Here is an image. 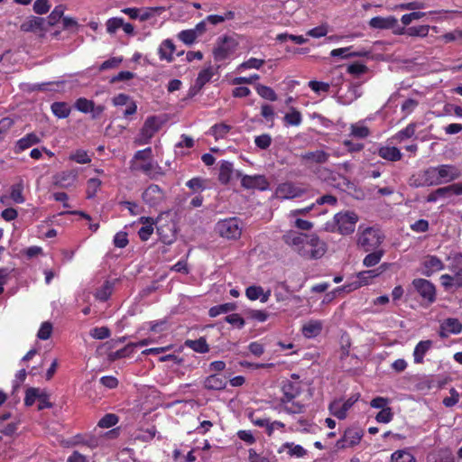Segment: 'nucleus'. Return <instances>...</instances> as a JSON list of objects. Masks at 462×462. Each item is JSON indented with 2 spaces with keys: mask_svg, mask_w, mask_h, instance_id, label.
I'll list each match as a JSON object with an SVG mask.
<instances>
[{
  "mask_svg": "<svg viewBox=\"0 0 462 462\" xmlns=\"http://www.w3.org/2000/svg\"><path fill=\"white\" fill-rule=\"evenodd\" d=\"M307 237L303 245L299 249V254L307 260L321 258L327 251L325 242L320 240L316 234H308Z\"/></svg>",
  "mask_w": 462,
  "mask_h": 462,
  "instance_id": "1",
  "label": "nucleus"
},
{
  "mask_svg": "<svg viewBox=\"0 0 462 462\" xmlns=\"http://www.w3.org/2000/svg\"><path fill=\"white\" fill-rule=\"evenodd\" d=\"M216 232L226 239H238L242 234V221L237 217L220 220L216 225Z\"/></svg>",
  "mask_w": 462,
  "mask_h": 462,
  "instance_id": "2",
  "label": "nucleus"
},
{
  "mask_svg": "<svg viewBox=\"0 0 462 462\" xmlns=\"http://www.w3.org/2000/svg\"><path fill=\"white\" fill-rule=\"evenodd\" d=\"M383 240V236H382L380 230L374 227H366L359 235L357 243L365 252H369L377 248Z\"/></svg>",
  "mask_w": 462,
  "mask_h": 462,
  "instance_id": "3",
  "label": "nucleus"
},
{
  "mask_svg": "<svg viewBox=\"0 0 462 462\" xmlns=\"http://www.w3.org/2000/svg\"><path fill=\"white\" fill-rule=\"evenodd\" d=\"M161 126L162 121L159 117L155 116L147 117L138 136L135 138V143L139 145L148 143L152 136L160 130Z\"/></svg>",
  "mask_w": 462,
  "mask_h": 462,
  "instance_id": "4",
  "label": "nucleus"
},
{
  "mask_svg": "<svg viewBox=\"0 0 462 462\" xmlns=\"http://www.w3.org/2000/svg\"><path fill=\"white\" fill-rule=\"evenodd\" d=\"M334 220L341 235H350L355 231L358 216L353 211L339 212L335 215Z\"/></svg>",
  "mask_w": 462,
  "mask_h": 462,
  "instance_id": "5",
  "label": "nucleus"
},
{
  "mask_svg": "<svg viewBox=\"0 0 462 462\" xmlns=\"http://www.w3.org/2000/svg\"><path fill=\"white\" fill-rule=\"evenodd\" d=\"M411 285L414 288V291L428 304H431L436 300V287L429 280L417 278L412 281Z\"/></svg>",
  "mask_w": 462,
  "mask_h": 462,
  "instance_id": "6",
  "label": "nucleus"
},
{
  "mask_svg": "<svg viewBox=\"0 0 462 462\" xmlns=\"http://www.w3.org/2000/svg\"><path fill=\"white\" fill-rule=\"evenodd\" d=\"M236 177L241 179V186L245 189L266 190L269 188V182L264 175H245L236 171Z\"/></svg>",
  "mask_w": 462,
  "mask_h": 462,
  "instance_id": "7",
  "label": "nucleus"
},
{
  "mask_svg": "<svg viewBox=\"0 0 462 462\" xmlns=\"http://www.w3.org/2000/svg\"><path fill=\"white\" fill-rule=\"evenodd\" d=\"M237 43L230 37L225 36L214 49V59L222 61L228 59L236 51Z\"/></svg>",
  "mask_w": 462,
  "mask_h": 462,
  "instance_id": "8",
  "label": "nucleus"
},
{
  "mask_svg": "<svg viewBox=\"0 0 462 462\" xmlns=\"http://www.w3.org/2000/svg\"><path fill=\"white\" fill-rule=\"evenodd\" d=\"M145 204L151 208L159 206L164 200L163 190L156 184H151L142 194Z\"/></svg>",
  "mask_w": 462,
  "mask_h": 462,
  "instance_id": "9",
  "label": "nucleus"
},
{
  "mask_svg": "<svg viewBox=\"0 0 462 462\" xmlns=\"http://www.w3.org/2000/svg\"><path fill=\"white\" fill-rule=\"evenodd\" d=\"M363 437V430L358 428L346 430L341 439L337 441L336 447L339 449L353 447L359 443Z\"/></svg>",
  "mask_w": 462,
  "mask_h": 462,
  "instance_id": "10",
  "label": "nucleus"
},
{
  "mask_svg": "<svg viewBox=\"0 0 462 462\" xmlns=\"http://www.w3.org/2000/svg\"><path fill=\"white\" fill-rule=\"evenodd\" d=\"M359 394L350 396L344 403L340 401H334L329 404V411L331 414L339 420H344L346 417L347 411L357 402Z\"/></svg>",
  "mask_w": 462,
  "mask_h": 462,
  "instance_id": "11",
  "label": "nucleus"
},
{
  "mask_svg": "<svg viewBox=\"0 0 462 462\" xmlns=\"http://www.w3.org/2000/svg\"><path fill=\"white\" fill-rule=\"evenodd\" d=\"M437 167L440 184L457 180L462 175V171L453 164H441Z\"/></svg>",
  "mask_w": 462,
  "mask_h": 462,
  "instance_id": "12",
  "label": "nucleus"
},
{
  "mask_svg": "<svg viewBox=\"0 0 462 462\" xmlns=\"http://www.w3.org/2000/svg\"><path fill=\"white\" fill-rule=\"evenodd\" d=\"M305 189L294 185L291 182L280 184L276 189V196L282 199H291L302 196Z\"/></svg>",
  "mask_w": 462,
  "mask_h": 462,
  "instance_id": "13",
  "label": "nucleus"
},
{
  "mask_svg": "<svg viewBox=\"0 0 462 462\" xmlns=\"http://www.w3.org/2000/svg\"><path fill=\"white\" fill-rule=\"evenodd\" d=\"M389 266V263H383L376 269L362 271L358 273V281L355 282L354 290L368 284L369 280L375 278L379 276L381 273H384L386 270H388Z\"/></svg>",
  "mask_w": 462,
  "mask_h": 462,
  "instance_id": "14",
  "label": "nucleus"
},
{
  "mask_svg": "<svg viewBox=\"0 0 462 462\" xmlns=\"http://www.w3.org/2000/svg\"><path fill=\"white\" fill-rule=\"evenodd\" d=\"M20 29L24 32H37L48 31L45 18L33 15L29 16L21 24Z\"/></svg>",
  "mask_w": 462,
  "mask_h": 462,
  "instance_id": "15",
  "label": "nucleus"
},
{
  "mask_svg": "<svg viewBox=\"0 0 462 462\" xmlns=\"http://www.w3.org/2000/svg\"><path fill=\"white\" fill-rule=\"evenodd\" d=\"M421 273L426 277H430L433 273L444 269L443 262L436 255H427L422 263Z\"/></svg>",
  "mask_w": 462,
  "mask_h": 462,
  "instance_id": "16",
  "label": "nucleus"
},
{
  "mask_svg": "<svg viewBox=\"0 0 462 462\" xmlns=\"http://www.w3.org/2000/svg\"><path fill=\"white\" fill-rule=\"evenodd\" d=\"M282 392L283 395L280 402L285 404L292 402L300 393V387L298 383L287 380L282 383Z\"/></svg>",
  "mask_w": 462,
  "mask_h": 462,
  "instance_id": "17",
  "label": "nucleus"
},
{
  "mask_svg": "<svg viewBox=\"0 0 462 462\" xmlns=\"http://www.w3.org/2000/svg\"><path fill=\"white\" fill-rule=\"evenodd\" d=\"M308 234L298 233L294 230H290L283 235L282 239L288 245L291 246L294 251L299 254V249L303 245Z\"/></svg>",
  "mask_w": 462,
  "mask_h": 462,
  "instance_id": "18",
  "label": "nucleus"
},
{
  "mask_svg": "<svg viewBox=\"0 0 462 462\" xmlns=\"http://www.w3.org/2000/svg\"><path fill=\"white\" fill-rule=\"evenodd\" d=\"M226 377L220 374H210L204 381V387L207 390L220 391L226 386Z\"/></svg>",
  "mask_w": 462,
  "mask_h": 462,
  "instance_id": "19",
  "label": "nucleus"
},
{
  "mask_svg": "<svg viewBox=\"0 0 462 462\" xmlns=\"http://www.w3.org/2000/svg\"><path fill=\"white\" fill-rule=\"evenodd\" d=\"M248 418L254 425L264 427L268 436L273 434V426H277L278 428H284L285 426L282 421L274 420L271 422L269 419L255 418L254 412H250Z\"/></svg>",
  "mask_w": 462,
  "mask_h": 462,
  "instance_id": "20",
  "label": "nucleus"
},
{
  "mask_svg": "<svg viewBox=\"0 0 462 462\" xmlns=\"http://www.w3.org/2000/svg\"><path fill=\"white\" fill-rule=\"evenodd\" d=\"M300 157L302 162L322 164L328 161L330 155L325 151L317 150L301 153Z\"/></svg>",
  "mask_w": 462,
  "mask_h": 462,
  "instance_id": "21",
  "label": "nucleus"
},
{
  "mask_svg": "<svg viewBox=\"0 0 462 462\" xmlns=\"http://www.w3.org/2000/svg\"><path fill=\"white\" fill-rule=\"evenodd\" d=\"M397 23L398 20L394 16H375L369 21V26L374 29H392Z\"/></svg>",
  "mask_w": 462,
  "mask_h": 462,
  "instance_id": "22",
  "label": "nucleus"
},
{
  "mask_svg": "<svg viewBox=\"0 0 462 462\" xmlns=\"http://www.w3.org/2000/svg\"><path fill=\"white\" fill-rule=\"evenodd\" d=\"M160 240L165 245H171L176 239L175 225H160L157 226Z\"/></svg>",
  "mask_w": 462,
  "mask_h": 462,
  "instance_id": "23",
  "label": "nucleus"
},
{
  "mask_svg": "<svg viewBox=\"0 0 462 462\" xmlns=\"http://www.w3.org/2000/svg\"><path fill=\"white\" fill-rule=\"evenodd\" d=\"M352 47L334 49L331 51L330 55L332 57H341L342 59H348L354 57H366L370 54L369 51L362 50L359 51H350Z\"/></svg>",
  "mask_w": 462,
  "mask_h": 462,
  "instance_id": "24",
  "label": "nucleus"
},
{
  "mask_svg": "<svg viewBox=\"0 0 462 462\" xmlns=\"http://www.w3.org/2000/svg\"><path fill=\"white\" fill-rule=\"evenodd\" d=\"M39 143H41V138L36 134H27L24 137L17 141L15 146V152H23Z\"/></svg>",
  "mask_w": 462,
  "mask_h": 462,
  "instance_id": "25",
  "label": "nucleus"
},
{
  "mask_svg": "<svg viewBox=\"0 0 462 462\" xmlns=\"http://www.w3.org/2000/svg\"><path fill=\"white\" fill-rule=\"evenodd\" d=\"M433 342L431 340L420 341L413 351L414 363H423V358L426 353L431 348Z\"/></svg>",
  "mask_w": 462,
  "mask_h": 462,
  "instance_id": "26",
  "label": "nucleus"
},
{
  "mask_svg": "<svg viewBox=\"0 0 462 462\" xmlns=\"http://www.w3.org/2000/svg\"><path fill=\"white\" fill-rule=\"evenodd\" d=\"M233 174L236 175L233 164L227 161H222L219 167L218 180L222 184L226 185L230 181Z\"/></svg>",
  "mask_w": 462,
  "mask_h": 462,
  "instance_id": "27",
  "label": "nucleus"
},
{
  "mask_svg": "<svg viewBox=\"0 0 462 462\" xmlns=\"http://www.w3.org/2000/svg\"><path fill=\"white\" fill-rule=\"evenodd\" d=\"M175 51V45L171 40H164L159 47V55L161 60H166L167 61H172V53Z\"/></svg>",
  "mask_w": 462,
  "mask_h": 462,
  "instance_id": "28",
  "label": "nucleus"
},
{
  "mask_svg": "<svg viewBox=\"0 0 462 462\" xmlns=\"http://www.w3.org/2000/svg\"><path fill=\"white\" fill-rule=\"evenodd\" d=\"M378 154L380 157H382L385 160L391 161V162H396V161L401 160V158H402V153H401L400 150L393 146V147H389V146L381 147L378 151Z\"/></svg>",
  "mask_w": 462,
  "mask_h": 462,
  "instance_id": "29",
  "label": "nucleus"
},
{
  "mask_svg": "<svg viewBox=\"0 0 462 462\" xmlns=\"http://www.w3.org/2000/svg\"><path fill=\"white\" fill-rule=\"evenodd\" d=\"M322 330V323L319 320H310L302 328V334L306 337H314Z\"/></svg>",
  "mask_w": 462,
  "mask_h": 462,
  "instance_id": "30",
  "label": "nucleus"
},
{
  "mask_svg": "<svg viewBox=\"0 0 462 462\" xmlns=\"http://www.w3.org/2000/svg\"><path fill=\"white\" fill-rule=\"evenodd\" d=\"M320 177L323 178L325 180L329 181L335 186L340 185L341 182L339 180H342L344 184L349 183V180L346 177L339 173L329 171L328 169H324L322 171Z\"/></svg>",
  "mask_w": 462,
  "mask_h": 462,
  "instance_id": "31",
  "label": "nucleus"
},
{
  "mask_svg": "<svg viewBox=\"0 0 462 462\" xmlns=\"http://www.w3.org/2000/svg\"><path fill=\"white\" fill-rule=\"evenodd\" d=\"M284 449H288V454L291 457H302L306 455L307 451L300 446L295 445L292 442L284 443L278 450L279 453H282Z\"/></svg>",
  "mask_w": 462,
  "mask_h": 462,
  "instance_id": "32",
  "label": "nucleus"
},
{
  "mask_svg": "<svg viewBox=\"0 0 462 462\" xmlns=\"http://www.w3.org/2000/svg\"><path fill=\"white\" fill-rule=\"evenodd\" d=\"M64 11H65V6L63 5H57L51 11V13L49 14V16L47 18H45L46 26L49 28V27L56 25L60 21V19H62Z\"/></svg>",
  "mask_w": 462,
  "mask_h": 462,
  "instance_id": "33",
  "label": "nucleus"
},
{
  "mask_svg": "<svg viewBox=\"0 0 462 462\" xmlns=\"http://www.w3.org/2000/svg\"><path fill=\"white\" fill-rule=\"evenodd\" d=\"M236 310V304L233 302H227L220 305L213 306L208 310V315L211 318H215L223 313H228Z\"/></svg>",
  "mask_w": 462,
  "mask_h": 462,
  "instance_id": "34",
  "label": "nucleus"
},
{
  "mask_svg": "<svg viewBox=\"0 0 462 462\" xmlns=\"http://www.w3.org/2000/svg\"><path fill=\"white\" fill-rule=\"evenodd\" d=\"M140 221L143 224H148V225H145V226H142L139 229V231H138V235H139L140 239L142 241H147L150 238V236L152 234V232H153L152 219L151 217H142L140 218Z\"/></svg>",
  "mask_w": 462,
  "mask_h": 462,
  "instance_id": "35",
  "label": "nucleus"
},
{
  "mask_svg": "<svg viewBox=\"0 0 462 462\" xmlns=\"http://www.w3.org/2000/svg\"><path fill=\"white\" fill-rule=\"evenodd\" d=\"M438 171V167L436 166L429 167L428 169L421 171L428 187L440 185Z\"/></svg>",
  "mask_w": 462,
  "mask_h": 462,
  "instance_id": "36",
  "label": "nucleus"
},
{
  "mask_svg": "<svg viewBox=\"0 0 462 462\" xmlns=\"http://www.w3.org/2000/svg\"><path fill=\"white\" fill-rule=\"evenodd\" d=\"M441 285L445 288V290H452L458 289L462 287V283L460 284L458 282V275L455 274H442L440 276Z\"/></svg>",
  "mask_w": 462,
  "mask_h": 462,
  "instance_id": "37",
  "label": "nucleus"
},
{
  "mask_svg": "<svg viewBox=\"0 0 462 462\" xmlns=\"http://www.w3.org/2000/svg\"><path fill=\"white\" fill-rule=\"evenodd\" d=\"M76 174L72 172H62L61 174L55 177V185L60 188H68L73 185L76 180Z\"/></svg>",
  "mask_w": 462,
  "mask_h": 462,
  "instance_id": "38",
  "label": "nucleus"
},
{
  "mask_svg": "<svg viewBox=\"0 0 462 462\" xmlns=\"http://www.w3.org/2000/svg\"><path fill=\"white\" fill-rule=\"evenodd\" d=\"M134 170L140 171L146 175H148L151 179H154L155 175L159 173L158 171L160 170V167L157 164L152 163V162L136 164L134 166Z\"/></svg>",
  "mask_w": 462,
  "mask_h": 462,
  "instance_id": "39",
  "label": "nucleus"
},
{
  "mask_svg": "<svg viewBox=\"0 0 462 462\" xmlns=\"http://www.w3.org/2000/svg\"><path fill=\"white\" fill-rule=\"evenodd\" d=\"M440 328L451 334H458L462 330V324L457 319L448 318L443 321Z\"/></svg>",
  "mask_w": 462,
  "mask_h": 462,
  "instance_id": "40",
  "label": "nucleus"
},
{
  "mask_svg": "<svg viewBox=\"0 0 462 462\" xmlns=\"http://www.w3.org/2000/svg\"><path fill=\"white\" fill-rule=\"evenodd\" d=\"M52 113L59 118H66L69 116L70 107L65 102H54L51 105Z\"/></svg>",
  "mask_w": 462,
  "mask_h": 462,
  "instance_id": "41",
  "label": "nucleus"
},
{
  "mask_svg": "<svg viewBox=\"0 0 462 462\" xmlns=\"http://www.w3.org/2000/svg\"><path fill=\"white\" fill-rule=\"evenodd\" d=\"M213 75L214 72L211 67L202 69L198 75L195 82V88H197L199 90L201 89L205 84H207L211 79Z\"/></svg>",
  "mask_w": 462,
  "mask_h": 462,
  "instance_id": "42",
  "label": "nucleus"
},
{
  "mask_svg": "<svg viewBox=\"0 0 462 462\" xmlns=\"http://www.w3.org/2000/svg\"><path fill=\"white\" fill-rule=\"evenodd\" d=\"M186 346L198 353H207L209 351L208 345L204 337L196 340H187Z\"/></svg>",
  "mask_w": 462,
  "mask_h": 462,
  "instance_id": "43",
  "label": "nucleus"
},
{
  "mask_svg": "<svg viewBox=\"0 0 462 462\" xmlns=\"http://www.w3.org/2000/svg\"><path fill=\"white\" fill-rule=\"evenodd\" d=\"M391 462H416L414 456L407 450H397L391 456Z\"/></svg>",
  "mask_w": 462,
  "mask_h": 462,
  "instance_id": "44",
  "label": "nucleus"
},
{
  "mask_svg": "<svg viewBox=\"0 0 462 462\" xmlns=\"http://www.w3.org/2000/svg\"><path fill=\"white\" fill-rule=\"evenodd\" d=\"M255 88L258 95L263 98L268 99L270 101L277 100V95L272 88L262 84H257Z\"/></svg>",
  "mask_w": 462,
  "mask_h": 462,
  "instance_id": "45",
  "label": "nucleus"
},
{
  "mask_svg": "<svg viewBox=\"0 0 462 462\" xmlns=\"http://www.w3.org/2000/svg\"><path fill=\"white\" fill-rule=\"evenodd\" d=\"M383 253V250H377L368 254L363 261L364 265L366 267L375 266L381 261Z\"/></svg>",
  "mask_w": 462,
  "mask_h": 462,
  "instance_id": "46",
  "label": "nucleus"
},
{
  "mask_svg": "<svg viewBox=\"0 0 462 462\" xmlns=\"http://www.w3.org/2000/svg\"><path fill=\"white\" fill-rule=\"evenodd\" d=\"M43 389L29 387L25 392L24 404L25 406H32L36 400L39 399Z\"/></svg>",
  "mask_w": 462,
  "mask_h": 462,
  "instance_id": "47",
  "label": "nucleus"
},
{
  "mask_svg": "<svg viewBox=\"0 0 462 462\" xmlns=\"http://www.w3.org/2000/svg\"><path fill=\"white\" fill-rule=\"evenodd\" d=\"M302 120L301 114L295 108H291L290 113L284 116V121L289 125H299Z\"/></svg>",
  "mask_w": 462,
  "mask_h": 462,
  "instance_id": "48",
  "label": "nucleus"
},
{
  "mask_svg": "<svg viewBox=\"0 0 462 462\" xmlns=\"http://www.w3.org/2000/svg\"><path fill=\"white\" fill-rule=\"evenodd\" d=\"M151 341L149 339H143V340L139 341L138 343H130L125 347H124L120 350H117L116 352V356L119 358L125 357L133 350L134 347L138 346H146Z\"/></svg>",
  "mask_w": 462,
  "mask_h": 462,
  "instance_id": "49",
  "label": "nucleus"
},
{
  "mask_svg": "<svg viewBox=\"0 0 462 462\" xmlns=\"http://www.w3.org/2000/svg\"><path fill=\"white\" fill-rule=\"evenodd\" d=\"M101 185V180L97 178H91L88 180V188H87V198L93 199L99 187Z\"/></svg>",
  "mask_w": 462,
  "mask_h": 462,
  "instance_id": "50",
  "label": "nucleus"
},
{
  "mask_svg": "<svg viewBox=\"0 0 462 462\" xmlns=\"http://www.w3.org/2000/svg\"><path fill=\"white\" fill-rule=\"evenodd\" d=\"M265 63L264 60L250 58L248 60L241 63L237 69H259Z\"/></svg>",
  "mask_w": 462,
  "mask_h": 462,
  "instance_id": "51",
  "label": "nucleus"
},
{
  "mask_svg": "<svg viewBox=\"0 0 462 462\" xmlns=\"http://www.w3.org/2000/svg\"><path fill=\"white\" fill-rule=\"evenodd\" d=\"M111 292L112 285L109 282H106L104 285L97 291L95 297L101 301H106L110 297Z\"/></svg>",
  "mask_w": 462,
  "mask_h": 462,
  "instance_id": "52",
  "label": "nucleus"
},
{
  "mask_svg": "<svg viewBox=\"0 0 462 462\" xmlns=\"http://www.w3.org/2000/svg\"><path fill=\"white\" fill-rule=\"evenodd\" d=\"M451 271L458 275V282L462 283V254H457L452 260Z\"/></svg>",
  "mask_w": 462,
  "mask_h": 462,
  "instance_id": "53",
  "label": "nucleus"
},
{
  "mask_svg": "<svg viewBox=\"0 0 462 462\" xmlns=\"http://www.w3.org/2000/svg\"><path fill=\"white\" fill-rule=\"evenodd\" d=\"M94 102L85 97H79L75 103V108L82 113H89L93 109Z\"/></svg>",
  "mask_w": 462,
  "mask_h": 462,
  "instance_id": "54",
  "label": "nucleus"
},
{
  "mask_svg": "<svg viewBox=\"0 0 462 462\" xmlns=\"http://www.w3.org/2000/svg\"><path fill=\"white\" fill-rule=\"evenodd\" d=\"M429 31H430L429 25H420V26L409 27L406 30V33L410 36L425 37L428 35Z\"/></svg>",
  "mask_w": 462,
  "mask_h": 462,
  "instance_id": "55",
  "label": "nucleus"
},
{
  "mask_svg": "<svg viewBox=\"0 0 462 462\" xmlns=\"http://www.w3.org/2000/svg\"><path fill=\"white\" fill-rule=\"evenodd\" d=\"M179 39L187 45H191L197 39L196 31L190 30H183L179 35Z\"/></svg>",
  "mask_w": 462,
  "mask_h": 462,
  "instance_id": "56",
  "label": "nucleus"
},
{
  "mask_svg": "<svg viewBox=\"0 0 462 462\" xmlns=\"http://www.w3.org/2000/svg\"><path fill=\"white\" fill-rule=\"evenodd\" d=\"M346 71L354 77L359 78L368 71V68L364 64L353 63L347 67Z\"/></svg>",
  "mask_w": 462,
  "mask_h": 462,
  "instance_id": "57",
  "label": "nucleus"
},
{
  "mask_svg": "<svg viewBox=\"0 0 462 462\" xmlns=\"http://www.w3.org/2000/svg\"><path fill=\"white\" fill-rule=\"evenodd\" d=\"M117 422V415L114 413H107L98 421V426L100 428H110L115 426Z\"/></svg>",
  "mask_w": 462,
  "mask_h": 462,
  "instance_id": "58",
  "label": "nucleus"
},
{
  "mask_svg": "<svg viewBox=\"0 0 462 462\" xmlns=\"http://www.w3.org/2000/svg\"><path fill=\"white\" fill-rule=\"evenodd\" d=\"M393 418V413L391 407L381 410L375 416V420L379 423H389Z\"/></svg>",
  "mask_w": 462,
  "mask_h": 462,
  "instance_id": "59",
  "label": "nucleus"
},
{
  "mask_svg": "<svg viewBox=\"0 0 462 462\" xmlns=\"http://www.w3.org/2000/svg\"><path fill=\"white\" fill-rule=\"evenodd\" d=\"M282 410L288 414H300L305 411V405L300 402H291V405L288 403L283 404Z\"/></svg>",
  "mask_w": 462,
  "mask_h": 462,
  "instance_id": "60",
  "label": "nucleus"
},
{
  "mask_svg": "<svg viewBox=\"0 0 462 462\" xmlns=\"http://www.w3.org/2000/svg\"><path fill=\"white\" fill-rule=\"evenodd\" d=\"M52 332V325L51 322H43L38 331L37 337L42 340H47L50 338Z\"/></svg>",
  "mask_w": 462,
  "mask_h": 462,
  "instance_id": "61",
  "label": "nucleus"
},
{
  "mask_svg": "<svg viewBox=\"0 0 462 462\" xmlns=\"http://www.w3.org/2000/svg\"><path fill=\"white\" fill-rule=\"evenodd\" d=\"M124 25V19L119 17H113L106 21V31L109 33H115L117 29Z\"/></svg>",
  "mask_w": 462,
  "mask_h": 462,
  "instance_id": "62",
  "label": "nucleus"
},
{
  "mask_svg": "<svg viewBox=\"0 0 462 462\" xmlns=\"http://www.w3.org/2000/svg\"><path fill=\"white\" fill-rule=\"evenodd\" d=\"M50 8L51 5L48 0H36L33 4V11L37 14H45Z\"/></svg>",
  "mask_w": 462,
  "mask_h": 462,
  "instance_id": "63",
  "label": "nucleus"
},
{
  "mask_svg": "<svg viewBox=\"0 0 462 462\" xmlns=\"http://www.w3.org/2000/svg\"><path fill=\"white\" fill-rule=\"evenodd\" d=\"M254 143L258 148L265 150L271 145L272 137L268 134H261L255 137Z\"/></svg>",
  "mask_w": 462,
  "mask_h": 462,
  "instance_id": "64",
  "label": "nucleus"
}]
</instances>
